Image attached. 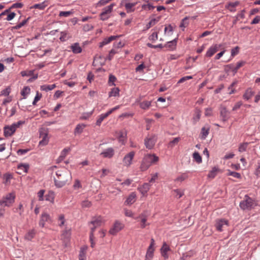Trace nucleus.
Instances as JSON below:
<instances>
[{"label":"nucleus","instance_id":"1","mask_svg":"<svg viewBox=\"0 0 260 260\" xmlns=\"http://www.w3.org/2000/svg\"><path fill=\"white\" fill-rule=\"evenodd\" d=\"M56 175V178H54V181L55 185L57 188L62 187L72 180L71 173L66 169L57 171Z\"/></svg>","mask_w":260,"mask_h":260},{"label":"nucleus","instance_id":"2","mask_svg":"<svg viewBox=\"0 0 260 260\" xmlns=\"http://www.w3.org/2000/svg\"><path fill=\"white\" fill-rule=\"evenodd\" d=\"M158 159V157L155 154H147L145 155L140 166L141 170L142 171H146L152 164L157 162Z\"/></svg>","mask_w":260,"mask_h":260},{"label":"nucleus","instance_id":"3","mask_svg":"<svg viewBox=\"0 0 260 260\" xmlns=\"http://www.w3.org/2000/svg\"><path fill=\"white\" fill-rule=\"evenodd\" d=\"M256 205L255 201L247 195L245 196L244 200L240 203V207L243 210H251Z\"/></svg>","mask_w":260,"mask_h":260},{"label":"nucleus","instance_id":"4","mask_svg":"<svg viewBox=\"0 0 260 260\" xmlns=\"http://www.w3.org/2000/svg\"><path fill=\"white\" fill-rule=\"evenodd\" d=\"M39 133L40 138H42V140L39 142V145H46L49 142V138L48 137V129L46 127H41L39 129Z\"/></svg>","mask_w":260,"mask_h":260},{"label":"nucleus","instance_id":"5","mask_svg":"<svg viewBox=\"0 0 260 260\" xmlns=\"http://www.w3.org/2000/svg\"><path fill=\"white\" fill-rule=\"evenodd\" d=\"M39 133L40 138H42V140L39 142V145H46L49 142V138L48 137V129L46 127H41L39 129Z\"/></svg>","mask_w":260,"mask_h":260},{"label":"nucleus","instance_id":"6","mask_svg":"<svg viewBox=\"0 0 260 260\" xmlns=\"http://www.w3.org/2000/svg\"><path fill=\"white\" fill-rule=\"evenodd\" d=\"M15 194L13 193H9L5 197H4L2 200H0V205L4 206H10L14 202Z\"/></svg>","mask_w":260,"mask_h":260},{"label":"nucleus","instance_id":"7","mask_svg":"<svg viewBox=\"0 0 260 260\" xmlns=\"http://www.w3.org/2000/svg\"><path fill=\"white\" fill-rule=\"evenodd\" d=\"M156 137L155 135H153L150 137H147L145 139V145L148 149H152L156 142Z\"/></svg>","mask_w":260,"mask_h":260},{"label":"nucleus","instance_id":"8","mask_svg":"<svg viewBox=\"0 0 260 260\" xmlns=\"http://www.w3.org/2000/svg\"><path fill=\"white\" fill-rule=\"evenodd\" d=\"M119 108V106H117L111 109L109 111H108L107 113L105 114H102L100 115L99 118L96 120V124L97 125L100 126L102 123V122L104 120V119L107 118L109 115H110L112 112L115 111Z\"/></svg>","mask_w":260,"mask_h":260},{"label":"nucleus","instance_id":"9","mask_svg":"<svg viewBox=\"0 0 260 260\" xmlns=\"http://www.w3.org/2000/svg\"><path fill=\"white\" fill-rule=\"evenodd\" d=\"M123 228V225L118 221H115L113 227L109 230V232L112 235H116Z\"/></svg>","mask_w":260,"mask_h":260},{"label":"nucleus","instance_id":"10","mask_svg":"<svg viewBox=\"0 0 260 260\" xmlns=\"http://www.w3.org/2000/svg\"><path fill=\"white\" fill-rule=\"evenodd\" d=\"M222 46L221 44H214L212 45L206 52V56L211 57Z\"/></svg>","mask_w":260,"mask_h":260},{"label":"nucleus","instance_id":"11","mask_svg":"<svg viewBox=\"0 0 260 260\" xmlns=\"http://www.w3.org/2000/svg\"><path fill=\"white\" fill-rule=\"evenodd\" d=\"M115 154L114 150L112 147H109L100 153V155L104 158H112Z\"/></svg>","mask_w":260,"mask_h":260},{"label":"nucleus","instance_id":"12","mask_svg":"<svg viewBox=\"0 0 260 260\" xmlns=\"http://www.w3.org/2000/svg\"><path fill=\"white\" fill-rule=\"evenodd\" d=\"M134 151H131L127 154L123 159L124 164L127 166H130L132 164V161L134 157Z\"/></svg>","mask_w":260,"mask_h":260},{"label":"nucleus","instance_id":"13","mask_svg":"<svg viewBox=\"0 0 260 260\" xmlns=\"http://www.w3.org/2000/svg\"><path fill=\"white\" fill-rule=\"evenodd\" d=\"M15 129L12 125L6 126L4 128V136L6 137L11 136L15 132Z\"/></svg>","mask_w":260,"mask_h":260},{"label":"nucleus","instance_id":"14","mask_svg":"<svg viewBox=\"0 0 260 260\" xmlns=\"http://www.w3.org/2000/svg\"><path fill=\"white\" fill-rule=\"evenodd\" d=\"M171 249L169 246L167 244L166 242L163 243V245L160 248V252L161 256L164 257L165 259H168L169 256L167 254V252L170 251Z\"/></svg>","mask_w":260,"mask_h":260},{"label":"nucleus","instance_id":"15","mask_svg":"<svg viewBox=\"0 0 260 260\" xmlns=\"http://www.w3.org/2000/svg\"><path fill=\"white\" fill-rule=\"evenodd\" d=\"M228 222V220L223 219L217 220L216 221V223H215V226H216L217 230H218V231H220V232L222 231V227L224 225H227Z\"/></svg>","mask_w":260,"mask_h":260},{"label":"nucleus","instance_id":"16","mask_svg":"<svg viewBox=\"0 0 260 260\" xmlns=\"http://www.w3.org/2000/svg\"><path fill=\"white\" fill-rule=\"evenodd\" d=\"M220 115L223 121H226L229 118V112L224 107H220Z\"/></svg>","mask_w":260,"mask_h":260},{"label":"nucleus","instance_id":"17","mask_svg":"<svg viewBox=\"0 0 260 260\" xmlns=\"http://www.w3.org/2000/svg\"><path fill=\"white\" fill-rule=\"evenodd\" d=\"M119 36H111L109 38H106L104 39V40L100 43L99 47H102L105 45H107L110 43L111 41L115 40L116 38H119Z\"/></svg>","mask_w":260,"mask_h":260},{"label":"nucleus","instance_id":"18","mask_svg":"<svg viewBox=\"0 0 260 260\" xmlns=\"http://www.w3.org/2000/svg\"><path fill=\"white\" fill-rule=\"evenodd\" d=\"M245 64V62L243 61H239L237 62L236 66H234V64H231L228 65L227 67H229L234 73H237L238 70L242 67Z\"/></svg>","mask_w":260,"mask_h":260},{"label":"nucleus","instance_id":"19","mask_svg":"<svg viewBox=\"0 0 260 260\" xmlns=\"http://www.w3.org/2000/svg\"><path fill=\"white\" fill-rule=\"evenodd\" d=\"M71 49L73 52L75 54H78L82 52V48L80 46L79 44L78 43H75L73 44L71 46Z\"/></svg>","mask_w":260,"mask_h":260},{"label":"nucleus","instance_id":"20","mask_svg":"<svg viewBox=\"0 0 260 260\" xmlns=\"http://www.w3.org/2000/svg\"><path fill=\"white\" fill-rule=\"evenodd\" d=\"M71 234L70 230H66L63 232L61 235V239L63 240L64 242H68L70 240Z\"/></svg>","mask_w":260,"mask_h":260},{"label":"nucleus","instance_id":"21","mask_svg":"<svg viewBox=\"0 0 260 260\" xmlns=\"http://www.w3.org/2000/svg\"><path fill=\"white\" fill-rule=\"evenodd\" d=\"M103 222V220L102 217L101 216H99L97 218H93L90 223L92 224L93 226H96L98 227L101 226Z\"/></svg>","mask_w":260,"mask_h":260},{"label":"nucleus","instance_id":"22","mask_svg":"<svg viewBox=\"0 0 260 260\" xmlns=\"http://www.w3.org/2000/svg\"><path fill=\"white\" fill-rule=\"evenodd\" d=\"M136 197V195L135 193H131L127 198L126 200L125 201V204L126 205H132L135 202Z\"/></svg>","mask_w":260,"mask_h":260},{"label":"nucleus","instance_id":"23","mask_svg":"<svg viewBox=\"0 0 260 260\" xmlns=\"http://www.w3.org/2000/svg\"><path fill=\"white\" fill-rule=\"evenodd\" d=\"M70 151V148H64L61 152V154L60 156L58 158V159L56 160L57 163L60 162L63 159L65 158L66 156V155L68 152Z\"/></svg>","mask_w":260,"mask_h":260},{"label":"nucleus","instance_id":"24","mask_svg":"<svg viewBox=\"0 0 260 260\" xmlns=\"http://www.w3.org/2000/svg\"><path fill=\"white\" fill-rule=\"evenodd\" d=\"M239 4V2L238 1H236L235 2L229 3L226 6V8H227L231 12H235L236 9L235 8Z\"/></svg>","mask_w":260,"mask_h":260},{"label":"nucleus","instance_id":"25","mask_svg":"<svg viewBox=\"0 0 260 260\" xmlns=\"http://www.w3.org/2000/svg\"><path fill=\"white\" fill-rule=\"evenodd\" d=\"M150 188V185L148 183H144L141 187L140 188V192L143 194H145L147 192Z\"/></svg>","mask_w":260,"mask_h":260},{"label":"nucleus","instance_id":"26","mask_svg":"<svg viewBox=\"0 0 260 260\" xmlns=\"http://www.w3.org/2000/svg\"><path fill=\"white\" fill-rule=\"evenodd\" d=\"M136 4H137L136 3H128L125 4V8L127 11V12L130 13L132 12H134L135 9H133V8L136 6Z\"/></svg>","mask_w":260,"mask_h":260},{"label":"nucleus","instance_id":"27","mask_svg":"<svg viewBox=\"0 0 260 260\" xmlns=\"http://www.w3.org/2000/svg\"><path fill=\"white\" fill-rule=\"evenodd\" d=\"M177 43V39H175L171 41L168 42L165 46L170 48L171 50H173L175 48Z\"/></svg>","mask_w":260,"mask_h":260},{"label":"nucleus","instance_id":"28","mask_svg":"<svg viewBox=\"0 0 260 260\" xmlns=\"http://www.w3.org/2000/svg\"><path fill=\"white\" fill-rule=\"evenodd\" d=\"M60 35H61V36L59 38V40L61 42H64L70 38V37L69 36L68 32L66 30L61 31Z\"/></svg>","mask_w":260,"mask_h":260},{"label":"nucleus","instance_id":"29","mask_svg":"<svg viewBox=\"0 0 260 260\" xmlns=\"http://www.w3.org/2000/svg\"><path fill=\"white\" fill-rule=\"evenodd\" d=\"M56 87L55 84H51V85H43L41 86V89L42 90H44L46 91L51 90L54 89Z\"/></svg>","mask_w":260,"mask_h":260},{"label":"nucleus","instance_id":"30","mask_svg":"<svg viewBox=\"0 0 260 260\" xmlns=\"http://www.w3.org/2000/svg\"><path fill=\"white\" fill-rule=\"evenodd\" d=\"M85 126H86V125H85L84 124H78L75 129V132H74L75 134L82 133L83 132V129H84V127H85Z\"/></svg>","mask_w":260,"mask_h":260},{"label":"nucleus","instance_id":"31","mask_svg":"<svg viewBox=\"0 0 260 260\" xmlns=\"http://www.w3.org/2000/svg\"><path fill=\"white\" fill-rule=\"evenodd\" d=\"M47 5L46 4V2L44 1L40 4H35L32 8L43 10L47 7Z\"/></svg>","mask_w":260,"mask_h":260},{"label":"nucleus","instance_id":"32","mask_svg":"<svg viewBox=\"0 0 260 260\" xmlns=\"http://www.w3.org/2000/svg\"><path fill=\"white\" fill-rule=\"evenodd\" d=\"M194 160L198 164L201 163L202 159V157L198 152H194L192 154Z\"/></svg>","mask_w":260,"mask_h":260},{"label":"nucleus","instance_id":"33","mask_svg":"<svg viewBox=\"0 0 260 260\" xmlns=\"http://www.w3.org/2000/svg\"><path fill=\"white\" fill-rule=\"evenodd\" d=\"M115 5V4H114V3H112V4H110L108 6H107L106 7H105L103 9V12H104L105 13H106L107 15H108L109 14H110L112 12V11L113 10V7Z\"/></svg>","mask_w":260,"mask_h":260},{"label":"nucleus","instance_id":"34","mask_svg":"<svg viewBox=\"0 0 260 260\" xmlns=\"http://www.w3.org/2000/svg\"><path fill=\"white\" fill-rule=\"evenodd\" d=\"M36 233L34 230L29 231L25 236V239L27 240H31L34 237Z\"/></svg>","mask_w":260,"mask_h":260},{"label":"nucleus","instance_id":"35","mask_svg":"<svg viewBox=\"0 0 260 260\" xmlns=\"http://www.w3.org/2000/svg\"><path fill=\"white\" fill-rule=\"evenodd\" d=\"M165 34L171 36L173 33V27L171 24H169L168 26H166L165 27Z\"/></svg>","mask_w":260,"mask_h":260},{"label":"nucleus","instance_id":"36","mask_svg":"<svg viewBox=\"0 0 260 260\" xmlns=\"http://www.w3.org/2000/svg\"><path fill=\"white\" fill-rule=\"evenodd\" d=\"M30 91V88L28 86L24 87L21 91V94L23 96L27 95Z\"/></svg>","mask_w":260,"mask_h":260},{"label":"nucleus","instance_id":"37","mask_svg":"<svg viewBox=\"0 0 260 260\" xmlns=\"http://www.w3.org/2000/svg\"><path fill=\"white\" fill-rule=\"evenodd\" d=\"M29 168V165L28 164H20L18 166V170H22L24 173L27 172Z\"/></svg>","mask_w":260,"mask_h":260},{"label":"nucleus","instance_id":"38","mask_svg":"<svg viewBox=\"0 0 260 260\" xmlns=\"http://www.w3.org/2000/svg\"><path fill=\"white\" fill-rule=\"evenodd\" d=\"M119 90L118 88H113L109 93V96H117L119 95Z\"/></svg>","mask_w":260,"mask_h":260},{"label":"nucleus","instance_id":"39","mask_svg":"<svg viewBox=\"0 0 260 260\" xmlns=\"http://www.w3.org/2000/svg\"><path fill=\"white\" fill-rule=\"evenodd\" d=\"M209 128L206 129L204 127L202 128V131H201L202 137H201V138L202 139H206V138L207 137V135L209 134Z\"/></svg>","mask_w":260,"mask_h":260},{"label":"nucleus","instance_id":"40","mask_svg":"<svg viewBox=\"0 0 260 260\" xmlns=\"http://www.w3.org/2000/svg\"><path fill=\"white\" fill-rule=\"evenodd\" d=\"M228 176H232L235 178H241V174L239 173L236 172H232L230 170H228V174H227Z\"/></svg>","mask_w":260,"mask_h":260},{"label":"nucleus","instance_id":"41","mask_svg":"<svg viewBox=\"0 0 260 260\" xmlns=\"http://www.w3.org/2000/svg\"><path fill=\"white\" fill-rule=\"evenodd\" d=\"M159 20V18L158 19H155V18H153V19H152L149 23H148V24L146 25V28L147 29H149V28H150L151 26H153L155 24V23L158 22Z\"/></svg>","mask_w":260,"mask_h":260},{"label":"nucleus","instance_id":"42","mask_svg":"<svg viewBox=\"0 0 260 260\" xmlns=\"http://www.w3.org/2000/svg\"><path fill=\"white\" fill-rule=\"evenodd\" d=\"M154 251V248L148 247L145 256L150 257V258H153Z\"/></svg>","mask_w":260,"mask_h":260},{"label":"nucleus","instance_id":"43","mask_svg":"<svg viewBox=\"0 0 260 260\" xmlns=\"http://www.w3.org/2000/svg\"><path fill=\"white\" fill-rule=\"evenodd\" d=\"M29 18H28L27 19H25L23 20L21 22L19 23V24H17L15 26L13 27V29H18L22 27L23 26H24L27 22Z\"/></svg>","mask_w":260,"mask_h":260},{"label":"nucleus","instance_id":"44","mask_svg":"<svg viewBox=\"0 0 260 260\" xmlns=\"http://www.w3.org/2000/svg\"><path fill=\"white\" fill-rule=\"evenodd\" d=\"M248 145V143H244L241 144L239 147L238 150L240 152H243L246 151L247 146Z\"/></svg>","mask_w":260,"mask_h":260},{"label":"nucleus","instance_id":"45","mask_svg":"<svg viewBox=\"0 0 260 260\" xmlns=\"http://www.w3.org/2000/svg\"><path fill=\"white\" fill-rule=\"evenodd\" d=\"M73 13V11H60L59 14V16L67 17Z\"/></svg>","mask_w":260,"mask_h":260},{"label":"nucleus","instance_id":"46","mask_svg":"<svg viewBox=\"0 0 260 260\" xmlns=\"http://www.w3.org/2000/svg\"><path fill=\"white\" fill-rule=\"evenodd\" d=\"M140 217H141L142 219H141V222H142V224L141 225V227L142 228V229H144L145 228V226H146V220H147V219H146V217H145V216L143 214H141L140 216Z\"/></svg>","mask_w":260,"mask_h":260},{"label":"nucleus","instance_id":"47","mask_svg":"<svg viewBox=\"0 0 260 260\" xmlns=\"http://www.w3.org/2000/svg\"><path fill=\"white\" fill-rule=\"evenodd\" d=\"M158 39V32H154L149 37V40L152 42H155Z\"/></svg>","mask_w":260,"mask_h":260},{"label":"nucleus","instance_id":"48","mask_svg":"<svg viewBox=\"0 0 260 260\" xmlns=\"http://www.w3.org/2000/svg\"><path fill=\"white\" fill-rule=\"evenodd\" d=\"M180 138L179 137H177L174 138L172 141H170L169 143V147H173L175 145L177 144L179 141H180Z\"/></svg>","mask_w":260,"mask_h":260},{"label":"nucleus","instance_id":"49","mask_svg":"<svg viewBox=\"0 0 260 260\" xmlns=\"http://www.w3.org/2000/svg\"><path fill=\"white\" fill-rule=\"evenodd\" d=\"M195 113L196 115L192 118L194 123L198 121L200 119L201 116L200 111L199 110L197 109Z\"/></svg>","mask_w":260,"mask_h":260},{"label":"nucleus","instance_id":"50","mask_svg":"<svg viewBox=\"0 0 260 260\" xmlns=\"http://www.w3.org/2000/svg\"><path fill=\"white\" fill-rule=\"evenodd\" d=\"M150 105V102L145 101L140 103V107L143 109L148 108Z\"/></svg>","mask_w":260,"mask_h":260},{"label":"nucleus","instance_id":"51","mask_svg":"<svg viewBox=\"0 0 260 260\" xmlns=\"http://www.w3.org/2000/svg\"><path fill=\"white\" fill-rule=\"evenodd\" d=\"M217 169L216 168H214L208 174V177L213 178L216 175Z\"/></svg>","mask_w":260,"mask_h":260},{"label":"nucleus","instance_id":"52","mask_svg":"<svg viewBox=\"0 0 260 260\" xmlns=\"http://www.w3.org/2000/svg\"><path fill=\"white\" fill-rule=\"evenodd\" d=\"M11 89L10 87H7L1 91L0 95L7 96L10 92Z\"/></svg>","mask_w":260,"mask_h":260},{"label":"nucleus","instance_id":"53","mask_svg":"<svg viewBox=\"0 0 260 260\" xmlns=\"http://www.w3.org/2000/svg\"><path fill=\"white\" fill-rule=\"evenodd\" d=\"M92 114V112L83 113L82 116L80 117L81 120L87 119Z\"/></svg>","mask_w":260,"mask_h":260},{"label":"nucleus","instance_id":"54","mask_svg":"<svg viewBox=\"0 0 260 260\" xmlns=\"http://www.w3.org/2000/svg\"><path fill=\"white\" fill-rule=\"evenodd\" d=\"M81 206L82 208H89L91 206V203L88 200H85L82 202Z\"/></svg>","mask_w":260,"mask_h":260},{"label":"nucleus","instance_id":"55","mask_svg":"<svg viewBox=\"0 0 260 260\" xmlns=\"http://www.w3.org/2000/svg\"><path fill=\"white\" fill-rule=\"evenodd\" d=\"M41 218L43 219L45 221H49L51 220L50 215L46 212H44L42 214Z\"/></svg>","mask_w":260,"mask_h":260},{"label":"nucleus","instance_id":"56","mask_svg":"<svg viewBox=\"0 0 260 260\" xmlns=\"http://www.w3.org/2000/svg\"><path fill=\"white\" fill-rule=\"evenodd\" d=\"M116 78L113 75H110L109 78V84L110 85H114V82L116 81Z\"/></svg>","mask_w":260,"mask_h":260},{"label":"nucleus","instance_id":"57","mask_svg":"<svg viewBox=\"0 0 260 260\" xmlns=\"http://www.w3.org/2000/svg\"><path fill=\"white\" fill-rule=\"evenodd\" d=\"M239 47L238 46H236V47L233 48L231 50V56L234 57L239 53Z\"/></svg>","mask_w":260,"mask_h":260},{"label":"nucleus","instance_id":"58","mask_svg":"<svg viewBox=\"0 0 260 260\" xmlns=\"http://www.w3.org/2000/svg\"><path fill=\"white\" fill-rule=\"evenodd\" d=\"M23 6V4L20 3H16L13 4L11 7L10 9H15V8H21Z\"/></svg>","mask_w":260,"mask_h":260},{"label":"nucleus","instance_id":"59","mask_svg":"<svg viewBox=\"0 0 260 260\" xmlns=\"http://www.w3.org/2000/svg\"><path fill=\"white\" fill-rule=\"evenodd\" d=\"M117 53V52L116 51V50L114 49H112L110 50V51L109 52V55L107 57L108 59H109V60H111L114 55L115 54H116Z\"/></svg>","mask_w":260,"mask_h":260},{"label":"nucleus","instance_id":"60","mask_svg":"<svg viewBox=\"0 0 260 260\" xmlns=\"http://www.w3.org/2000/svg\"><path fill=\"white\" fill-rule=\"evenodd\" d=\"M24 123H25L24 121H19L16 123H13L11 125L12 126H13L14 127V129H15V130H16L17 128H18L20 126V125L24 124Z\"/></svg>","mask_w":260,"mask_h":260},{"label":"nucleus","instance_id":"61","mask_svg":"<svg viewBox=\"0 0 260 260\" xmlns=\"http://www.w3.org/2000/svg\"><path fill=\"white\" fill-rule=\"evenodd\" d=\"M237 81H234L229 87V92L230 94H232L234 92V89H233V87L235 86V85L237 84Z\"/></svg>","mask_w":260,"mask_h":260},{"label":"nucleus","instance_id":"62","mask_svg":"<svg viewBox=\"0 0 260 260\" xmlns=\"http://www.w3.org/2000/svg\"><path fill=\"white\" fill-rule=\"evenodd\" d=\"M109 17V16L107 15V14L105 13L104 12L102 11L101 14H100V18L102 20H105L108 19Z\"/></svg>","mask_w":260,"mask_h":260},{"label":"nucleus","instance_id":"63","mask_svg":"<svg viewBox=\"0 0 260 260\" xmlns=\"http://www.w3.org/2000/svg\"><path fill=\"white\" fill-rule=\"evenodd\" d=\"M45 192V191L44 190H40L38 193V196L39 197V201H43V196L44 193Z\"/></svg>","mask_w":260,"mask_h":260},{"label":"nucleus","instance_id":"64","mask_svg":"<svg viewBox=\"0 0 260 260\" xmlns=\"http://www.w3.org/2000/svg\"><path fill=\"white\" fill-rule=\"evenodd\" d=\"M260 21V16H256L251 21V24H255L258 23Z\"/></svg>","mask_w":260,"mask_h":260}]
</instances>
